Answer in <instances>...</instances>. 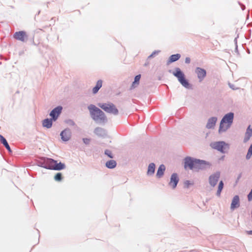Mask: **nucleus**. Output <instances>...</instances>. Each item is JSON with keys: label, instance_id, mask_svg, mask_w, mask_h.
<instances>
[{"label": "nucleus", "instance_id": "11", "mask_svg": "<svg viewBox=\"0 0 252 252\" xmlns=\"http://www.w3.org/2000/svg\"><path fill=\"white\" fill-rule=\"evenodd\" d=\"M195 72L197 75L199 82H201L206 76V70L203 68L197 67L195 69Z\"/></svg>", "mask_w": 252, "mask_h": 252}, {"label": "nucleus", "instance_id": "45", "mask_svg": "<svg viewBox=\"0 0 252 252\" xmlns=\"http://www.w3.org/2000/svg\"><path fill=\"white\" fill-rule=\"evenodd\" d=\"M248 152L252 153V147H251L250 146L248 148Z\"/></svg>", "mask_w": 252, "mask_h": 252}, {"label": "nucleus", "instance_id": "43", "mask_svg": "<svg viewBox=\"0 0 252 252\" xmlns=\"http://www.w3.org/2000/svg\"><path fill=\"white\" fill-rule=\"evenodd\" d=\"M241 7L242 10H244L246 8L245 6L243 4L241 5Z\"/></svg>", "mask_w": 252, "mask_h": 252}, {"label": "nucleus", "instance_id": "22", "mask_svg": "<svg viewBox=\"0 0 252 252\" xmlns=\"http://www.w3.org/2000/svg\"><path fill=\"white\" fill-rule=\"evenodd\" d=\"M252 136V128L251 126L249 125L246 129V131L245 134V137L244 139V142H247Z\"/></svg>", "mask_w": 252, "mask_h": 252}, {"label": "nucleus", "instance_id": "9", "mask_svg": "<svg viewBox=\"0 0 252 252\" xmlns=\"http://www.w3.org/2000/svg\"><path fill=\"white\" fill-rule=\"evenodd\" d=\"M13 38L22 42H26L28 38L26 32L24 31L16 32L13 34Z\"/></svg>", "mask_w": 252, "mask_h": 252}, {"label": "nucleus", "instance_id": "19", "mask_svg": "<svg viewBox=\"0 0 252 252\" xmlns=\"http://www.w3.org/2000/svg\"><path fill=\"white\" fill-rule=\"evenodd\" d=\"M166 169V167L165 165L163 164H160L158 167L157 173L156 177L157 178H161L164 175L165 171Z\"/></svg>", "mask_w": 252, "mask_h": 252}, {"label": "nucleus", "instance_id": "46", "mask_svg": "<svg viewBox=\"0 0 252 252\" xmlns=\"http://www.w3.org/2000/svg\"><path fill=\"white\" fill-rule=\"evenodd\" d=\"M40 10H39V11H38V12H37V15H39V14H40Z\"/></svg>", "mask_w": 252, "mask_h": 252}, {"label": "nucleus", "instance_id": "13", "mask_svg": "<svg viewBox=\"0 0 252 252\" xmlns=\"http://www.w3.org/2000/svg\"><path fill=\"white\" fill-rule=\"evenodd\" d=\"M94 133L98 137L105 138L107 136V132L106 129L100 127H96L94 130Z\"/></svg>", "mask_w": 252, "mask_h": 252}, {"label": "nucleus", "instance_id": "31", "mask_svg": "<svg viewBox=\"0 0 252 252\" xmlns=\"http://www.w3.org/2000/svg\"><path fill=\"white\" fill-rule=\"evenodd\" d=\"M193 182H191L189 180H186L184 182V188L188 189L190 185H193Z\"/></svg>", "mask_w": 252, "mask_h": 252}, {"label": "nucleus", "instance_id": "35", "mask_svg": "<svg viewBox=\"0 0 252 252\" xmlns=\"http://www.w3.org/2000/svg\"><path fill=\"white\" fill-rule=\"evenodd\" d=\"M252 156V153L249 152L248 151L247 155L246 156V159L249 160L251 158Z\"/></svg>", "mask_w": 252, "mask_h": 252}, {"label": "nucleus", "instance_id": "5", "mask_svg": "<svg viewBox=\"0 0 252 252\" xmlns=\"http://www.w3.org/2000/svg\"><path fill=\"white\" fill-rule=\"evenodd\" d=\"M97 105L108 113L112 114L114 115H117L119 114L118 109L113 103H98Z\"/></svg>", "mask_w": 252, "mask_h": 252}, {"label": "nucleus", "instance_id": "41", "mask_svg": "<svg viewBox=\"0 0 252 252\" xmlns=\"http://www.w3.org/2000/svg\"><path fill=\"white\" fill-rule=\"evenodd\" d=\"M235 51L236 53H237L238 54H239L238 49V45H236V46H235Z\"/></svg>", "mask_w": 252, "mask_h": 252}, {"label": "nucleus", "instance_id": "4", "mask_svg": "<svg viewBox=\"0 0 252 252\" xmlns=\"http://www.w3.org/2000/svg\"><path fill=\"white\" fill-rule=\"evenodd\" d=\"M234 118V114L232 112H230L223 116L220 124L219 128V133L226 131L231 127L233 124Z\"/></svg>", "mask_w": 252, "mask_h": 252}, {"label": "nucleus", "instance_id": "18", "mask_svg": "<svg viewBox=\"0 0 252 252\" xmlns=\"http://www.w3.org/2000/svg\"><path fill=\"white\" fill-rule=\"evenodd\" d=\"M53 122H55L54 120L51 118H46L42 121V126L48 129L52 127Z\"/></svg>", "mask_w": 252, "mask_h": 252}, {"label": "nucleus", "instance_id": "29", "mask_svg": "<svg viewBox=\"0 0 252 252\" xmlns=\"http://www.w3.org/2000/svg\"><path fill=\"white\" fill-rule=\"evenodd\" d=\"M63 179V175L62 173L58 172L54 176V180L58 182H60Z\"/></svg>", "mask_w": 252, "mask_h": 252}, {"label": "nucleus", "instance_id": "30", "mask_svg": "<svg viewBox=\"0 0 252 252\" xmlns=\"http://www.w3.org/2000/svg\"><path fill=\"white\" fill-rule=\"evenodd\" d=\"M104 154L107 156L108 158H114V155L112 153V152L108 150V149H106L105 151H104Z\"/></svg>", "mask_w": 252, "mask_h": 252}, {"label": "nucleus", "instance_id": "49", "mask_svg": "<svg viewBox=\"0 0 252 252\" xmlns=\"http://www.w3.org/2000/svg\"><path fill=\"white\" fill-rule=\"evenodd\" d=\"M248 52L249 53H250V50L248 51Z\"/></svg>", "mask_w": 252, "mask_h": 252}, {"label": "nucleus", "instance_id": "16", "mask_svg": "<svg viewBox=\"0 0 252 252\" xmlns=\"http://www.w3.org/2000/svg\"><path fill=\"white\" fill-rule=\"evenodd\" d=\"M218 118L216 117H212L210 118L207 122L206 127L208 129H211L214 128Z\"/></svg>", "mask_w": 252, "mask_h": 252}, {"label": "nucleus", "instance_id": "51", "mask_svg": "<svg viewBox=\"0 0 252 252\" xmlns=\"http://www.w3.org/2000/svg\"><path fill=\"white\" fill-rule=\"evenodd\" d=\"M48 3H49V2H48L47 4H48ZM48 5H47V7H48Z\"/></svg>", "mask_w": 252, "mask_h": 252}, {"label": "nucleus", "instance_id": "23", "mask_svg": "<svg viewBox=\"0 0 252 252\" xmlns=\"http://www.w3.org/2000/svg\"><path fill=\"white\" fill-rule=\"evenodd\" d=\"M141 77V74H138L134 77V81L132 82L130 86V89L132 90L137 87L140 83V80Z\"/></svg>", "mask_w": 252, "mask_h": 252}, {"label": "nucleus", "instance_id": "28", "mask_svg": "<svg viewBox=\"0 0 252 252\" xmlns=\"http://www.w3.org/2000/svg\"><path fill=\"white\" fill-rule=\"evenodd\" d=\"M224 187V183L223 181L221 180L219 182L218 187V189L216 193V195L218 197H220V196L221 192L223 189Z\"/></svg>", "mask_w": 252, "mask_h": 252}, {"label": "nucleus", "instance_id": "40", "mask_svg": "<svg viewBox=\"0 0 252 252\" xmlns=\"http://www.w3.org/2000/svg\"><path fill=\"white\" fill-rule=\"evenodd\" d=\"M149 64V62L148 60L147 59L146 61V62H145V64H144V66H146L148 65Z\"/></svg>", "mask_w": 252, "mask_h": 252}, {"label": "nucleus", "instance_id": "7", "mask_svg": "<svg viewBox=\"0 0 252 252\" xmlns=\"http://www.w3.org/2000/svg\"><path fill=\"white\" fill-rule=\"evenodd\" d=\"M63 109V107L61 105L57 106L53 108L49 113L51 118L54 121H56L61 114Z\"/></svg>", "mask_w": 252, "mask_h": 252}, {"label": "nucleus", "instance_id": "26", "mask_svg": "<svg viewBox=\"0 0 252 252\" xmlns=\"http://www.w3.org/2000/svg\"><path fill=\"white\" fill-rule=\"evenodd\" d=\"M102 86V81L101 80H98L95 86L93 88L92 91L94 94H96L99 89L101 88Z\"/></svg>", "mask_w": 252, "mask_h": 252}, {"label": "nucleus", "instance_id": "14", "mask_svg": "<svg viewBox=\"0 0 252 252\" xmlns=\"http://www.w3.org/2000/svg\"><path fill=\"white\" fill-rule=\"evenodd\" d=\"M52 162H54V166L51 168H53V170L61 171L65 168V164L62 162H58L57 160H51Z\"/></svg>", "mask_w": 252, "mask_h": 252}, {"label": "nucleus", "instance_id": "1", "mask_svg": "<svg viewBox=\"0 0 252 252\" xmlns=\"http://www.w3.org/2000/svg\"><path fill=\"white\" fill-rule=\"evenodd\" d=\"M211 166L210 162L191 157L187 156L184 159V167L185 170H195L196 171L205 170Z\"/></svg>", "mask_w": 252, "mask_h": 252}, {"label": "nucleus", "instance_id": "12", "mask_svg": "<svg viewBox=\"0 0 252 252\" xmlns=\"http://www.w3.org/2000/svg\"><path fill=\"white\" fill-rule=\"evenodd\" d=\"M179 181V177L177 173H173L170 177L169 185H170L172 189H174L177 187V186Z\"/></svg>", "mask_w": 252, "mask_h": 252}, {"label": "nucleus", "instance_id": "27", "mask_svg": "<svg viewBox=\"0 0 252 252\" xmlns=\"http://www.w3.org/2000/svg\"><path fill=\"white\" fill-rule=\"evenodd\" d=\"M45 158L46 157H40L39 160H37L36 161V165L44 168H46V166H45V164H44V163L45 162Z\"/></svg>", "mask_w": 252, "mask_h": 252}, {"label": "nucleus", "instance_id": "34", "mask_svg": "<svg viewBox=\"0 0 252 252\" xmlns=\"http://www.w3.org/2000/svg\"><path fill=\"white\" fill-rule=\"evenodd\" d=\"M82 141L85 145H89L90 143L91 139L88 138H83L82 139Z\"/></svg>", "mask_w": 252, "mask_h": 252}, {"label": "nucleus", "instance_id": "2", "mask_svg": "<svg viewBox=\"0 0 252 252\" xmlns=\"http://www.w3.org/2000/svg\"><path fill=\"white\" fill-rule=\"evenodd\" d=\"M88 109L91 118L96 123L104 125L108 122L105 113L95 105L90 104L88 106Z\"/></svg>", "mask_w": 252, "mask_h": 252}, {"label": "nucleus", "instance_id": "48", "mask_svg": "<svg viewBox=\"0 0 252 252\" xmlns=\"http://www.w3.org/2000/svg\"><path fill=\"white\" fill-rule=\"evenodd\" d=\"M248 52L249 53H250V50L248 51Z\"/></svg>", "mask_w": 252, "mask_h": 252}, {"label": "nucleus", "instance_id": "3", "mask_svg": "<svg viewBox=\"0 0 252 252\" xmlns=\"http://www.w3.org/2000/svg\"><path fill=\"white\" fill-rule=\"evenodd\" d=\"M169 72L177 78L179 82L185 88L188 89H192V86L189 82V81L186 78V75L184 72L179 68L175 67L174 71L169 70Z\"/></svg>", "mask_w": 252, "mask_h": 252}, {"label": "nucleus", "instance_id": "44", "mask_svg": "<svg viewBox=\"0 0 252 252\" xmlns=\"http://www.w3.org/2000/svg\"><path fill=\"white\" fill-rule=\"evenodd\" d=\"M247 234L250 235H252V230H250V231H247Z\"/></svg>", "mask_w": 252, "mask_h": 252}, {"label": "nucleus", "instance_id": "39", "mask_svg": "<svg viewBox=\"0 0 252 252\" xmlns=\"http://www.w3.org/2000/svg\"><path fill=\"white\" fill-rule=\"evenodd\" d=\"M238 38V35L237 36V37H235V39H234V42H235V45H237V38Z\"/></svg>", "mask_w": 252, "mask_h": 252}, {"label": "nucleus", "instance_id": "36", "mask_svg": "<svg viewBox=\"0 0 252 252\" xmlns=\"http://www.w3.org/2000/svg\"><path fill=\"white\" fill-rule=\"evenodd\" d=\"M242 173H240L237 176V178L236 180V183L237 184L239 181L240 180V179H241V178L242 177Z\"/></svg>", "mask_w": 252, "mask_h": 252}, {"label": "nucleus", "instance_id": "47", "mask_svg": "<svg viewBox=\"0 0 252 252\" xmlns=\"http://www.w3.org/2000/svg\"><path fill=\"white\" fill-rule=\"evenodd\" d=\"M251 147H252V143L250 146Z\"/></svg>", "mask_w": 252, "mask_h": 252}, {"label": "nucleus", "instance_id": "6", "mask_svg": "<svg viewBox=\"0 0 252 252\" xmlns=\"http://www.w3.org/2000/svg\"><path fill=\"white\" fill-rule=\"evenodd\" d=\"M210 146L213 149L218 150L222 154L226 153V151L229 149V145L223 141L212 143Z\"/></svg>", "mask_w": 252, "mask_h": 252}, {"label": "nucleus", "instance_id": "32", "mask_svg": "<svg viewBox=\"0 0 252 252\" xmlns=\"http://www.w3.org/2000/svg\"><path fill=\"white\" fill-rule=\"evenodd\" d=\"M160 52V50H155V51H154L151 55H150L148 57V60H149V59H150L151 58H153L154 57H155V56L156 55H158Z\"/></svg>", "mask_w": 252, "mask_h": 252}, {"label": "nucleus", "instance_id": "42", "mask_svg": "<svg viewBox=\"0 0 252 252\" xmlns=\"http://www.w3.org/2000/svg\"><path fill=\"white\" fill-rule=\"evenodd\" d=\"M32 44L35 46H37L38 44H36L34 41V40H33V37L32 38Z\"/></svg>", "mask_w": 252, "mask_h": 252}, {"label": "nucleus", "instance_id": "25", "mask_svg": "<svg viewBox=\"0 0 252 252\" xmlns=\"http://www.w3.org/2000/svg\"><path fill=\"white\" fill-rule=\"evenodd\" d=\"M117 166V162L113 159H110L107 161L105 163V166L110 169L115 168Z\"/></svg>", "mask_w": 252, "mask_h": 252}, {"label": "nucleus", "instance_id": "10", "mask_svg": "<svg viewBox=\"0 0 252 252\" xmlns=\"http://www.w3.org/2000/svg\"><path fill=\"white\" fill-rule=\"evenodd\" d=\"M220 172L217 171L209 176V183L211 187H214L217 185L220 179Z\"/></svg>", "mask_w": 252, "mask_h": 252}, {"label": "nucleus", "instance_id": "37", "mask_svg": "<svg viewBox=\"0 0 252 252\" xmlns=\"http://www.w3.org/2000/svg\"><path fill=\"white\" fill-rule=\"evenodd\" d=\"M185 63L186 64H189L190 63V59L189 57H186L185 60Z\"/></svg>", "mask_w": 252, "mask_h": 252}, {"label": "nucleus", "instance_id": "20", "mask_svg": "<svg viewBox=\"0 0 252 252\" xmlns=\"http://www.w3.org/2000/svg\"><path fill=\"white\" fill-rule=\"evenodd\" d=\"M0 142L4 146L9 153L12 152L7 141L5 138L1 134H0Z\"/></svg>", "mask_w": 252, "mask_h": 252}, {"label": "nucleus", "instance_id": "21", "mask_svg": "<svg viewBox=\"0 0 252 252\" xmlns=\"http://www.w3.org/2000/svg\"><path fill=\"white\" fill-rule=\"evenodd\" d=\"M156 170V164L153 163H150L148 167L147 175L148 176H152L154 175Z\"/></svg>", "mask_w": 252, "mask_h": 252}, {"label": "nucleus", "instance_id": "33", "mask_svg": "<svg viewBox=\"0 0 252 252\" xmlns=\"http://www.w3.org/2000/svg\"><path fill=\"white\" fill-rule=\"evenodd\" d=\"M65 123L67 125L71 126H74L76 125L75 122L71 119H67L65 121Z\"/></svg>", "mask_w": 252, "mask_h": 252}, {"label": "nucleus", "instance_id": "15", "mask_svg": "<svg viewBox=\"0 0 252 252\" xmlns=\"http://www.w3.org/2000/svg\"><path fill=\"white\" fill-rule=\"evenodd\" d=\"M240 206V198L239 195H235L232 200L231 203V209L234 210L236 208H238Z\"/></svg>", "mask_w": 252, "mask_h": 252}, {"label": "nucleus", "instance_id": "24", "mask_svg": "<svg viewBox=\"0 0 252 252\" xmlns=\"http://www.w3.org/2000/svg\"><path fill=\"white\" fill-rule=\"evenodd\" d=\"M45 159V162L44 163V164H45V166H46V168H45L47 169L53 170V168H50V167H52L54 166V162H52L51 160H54V159L52 158H47V157H46Z\"/></svg>", "mask_w": 252, "mask_h": 252}, {"label": "nucleus", "instance_id": "50", "mask_svg": "<svg viewBox=\"0 0 252 252\" xmlns=\"http://www.w3.org/2000/svg\"><path fill=\"white\" fill-rule=\"evenodd\" d=\"M224 156H222V158H221V159H223Z\"/></svg>", "mask_w": 252, "mask_h": 252}, {"label": "nucleus", "instance_id": "8", "mask_svg": "<svg viewBox=\"0 0 252 252\" xmlns=\"http://www.w3.org/2000/svg\"><path fill=\"white\" fill-rule=\"evenodd\" d=\"M60 136L63 142H66L69 141L71 137V130L69 128H65L61 132Z\"/></svg>", "mask_w": 252, "mask_h": 252}, {"label": "nucleus", "instance_id": "38", "mask_svg": "<svg viewBox=\"0 0 252 252\" xmlns=\"http://www.w3.org/2000/svg\"><path fill=\"white\" fill-rule=\"evenodd\" d=\"M228 85H229V87L230 88H231L232 90H236V89L234 88V85L231 84V83H229Z\"/></svg>", "mask_w": 252, "mask_h": 252}, {"label": "nucleus", "instance_id": "17", "mask_svg": "<svg viewBox=\"0 0 252 252\" xmlns=\"http://www.w3.org/2000/svg\"><path fill=\"white\" fill-rule=\"evenodd\" d=\"M181 57V55L179 53L171 55L167 60L166 64L169 65L170 63L178 61Z\"/></svg>", "mask_w": 252, "mask_h": 252}]
</instances>
